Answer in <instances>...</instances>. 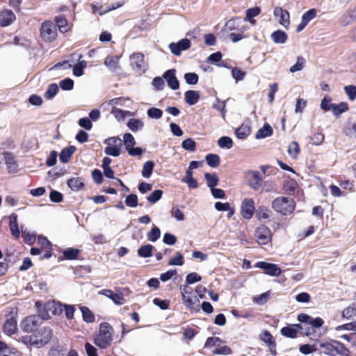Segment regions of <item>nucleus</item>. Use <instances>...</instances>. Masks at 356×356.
<instances>
[{
    "instance_id": "obj_1",
    "label": "nucleus",
    "mask_w": 356,
    "mask_h": 356,
    "mask_svg": "<svg viewBox=\"0 0 356 356\" xmlns=\"http://www.w3.org/2000/svg\"><path fill=\"white\" fill-rule=\"evenodd\" d=\"M52 337V330L49 327L41 325L30 336L23 337L24 343H29L36 348H40L47 344Z\"/></svg>"
},
{
    "instance_id": "obj_2",
    "label": "nucleus",
    "mask_w": 356,
    "mask_h": 356,
    "mask_svg": "<svg viewBox=\"0 0 356 356\" xmlns=\"http://www.w3.org/2000/svg\"><path fill=\"white\" fill-rule=\"evenodd\" d=\"M114 330L113 327L106 322L99 325V334L95 337V343L100 348H106L113 341Z\"/></svg>"
},
{
    "instance_id": "obj_3",
    "label": "nucleus",
    "mask_w": 356,
    "mask_h": 356,
    "mask_svg": "<svg viewBox=\"0 0 356 356\" xmlns=\"http://www.w3.org/2000/svg\"><path fill=\"white\" fill-rule=\"evenodd\" d=\"M271 206L277 213L282 216H287L293 212L296 208V203L292 198L280 196L272 202Z\"/></svg>"
},
{
    "instance_id": "obj_4",
    "label": "nucleus",
    "mask_w": 356,
    "mask_h": 356,
    "mask_svg": "<svg viewBox=\"0 0 356 356\" xmlns=\"http://www.w3.org/2000/svg\"><path fill=\"white\" fill-rule=\"evenodd\" d=\"M49 318V314H42L40 312L39 315L29 316L24 318L20 323V328L25 332L32 334L41 325L42 320Z\"/></svg>"
},
{
    "instance_id": "obj_5",
    "label": "nucleus",
    "mask_w": 356,
    "mask_h": 356,
    "mask_svg": "<svg viewBox=\"0 0 356 356\" xmlns=\"http://www.w3.org/2000/svg\"><path fill=\"white\" fill-rule=\"evenodd\" d=\"M55 307L54 310L52 311L53 314H56L58 312V309L59 312H62L63 310L65 311V316L67 319H72L74 317V313L75 311L74 307L73 305H62L61 303H56L55 302H53L52 303H48L44 306L45 309H51V307Z\"/></svg>"
},
{
    "instance_id": "obj_6",
    "label": "nucleus",
    "mask_w": 356,
    "mask_h": 356,
    "mask_svg": "<svg viewBox=\"0 0 356 356\" xmlns=\"http://www.w3.org/2000/svg\"><path fill=\"white\" fill-rule=\"evenodd\" d=\"M40 33L42 38L48 42L54 40L57 35L56 26L51 22H44L41 26Z\"/></svg>"
},
{
    "instance_id": "obj_7",
    "label": "nucleus",
    "mask_w": 356,
    "mask_h": 356,
    "mask_svg": "<svg viewBox=\"0 0 356 356\" xmlns=\"http://www.w3.org/2000/svg\"><path fill=\"white\" fill-rule=\"evenodd\" d=\"M131 65L138 72H145L147 65L145 62V56L142 53H134L130 56Z\"/></svg>"
},
{
    "instance_id": "obj_8",
    "label": "nucleus",
    "mask_w": 356,
    "mask_h": 356,
    "mask_svg": "<svg viewBox=\"0 0 356 356\" xmlns=\"http://www.w3.org/2000/svg\"><path fill=\"white\" fill-rule=\"evenodd\" d=\"M191 41L188 38L180 40L178 42H171L169 49L172 54L179 56L182 51L187 50L191 47Z\"/></svg>"
},
{
    "instance_id": "obj_9",
    "label": "nucleus",
    "mask_w": 356,
    "mask_h": 356,
    "mask_svg": "<svg viewBox=\"0 0 356 356\" xmlns=\"http://www.w3.org/2000/svg\"><path fill=\"white\" fill-rule=\"evenodd\" d=\"M255 210L254 202L252 198H245L241 204V215L245 219H250Z\"/></svg>"
},
{
    "instance_id": "obj_10",
    "label": "nucleus",
    "mask_w": 356,
    "mask_h": 356,
    "mask_svg": "<svg viewBox=\"0 0 356 356\" xmlns=\"http://www.w3.org/2000/svg\"><path fill=\"white\" fill-rule=\"evenodd\" d=\"M248 186L253 190H258L261 186L262 178L258 171H250L245 175Z\"/></svg>"
},
{
    "instance_id": "obj_11",
    "label": "nucleus",
    "mask_w": 356,
    "mask_h": 356,
    "mask_svg": "<svg viewBox=\"0 0 356 356\" xmlns=\"http://www.w3.org/2000/svg\"><path fill=\"white\" fill-rule=\"evenodd\" d=\"M298 320L305 323V325H311L314 328L320 327L323 324V320L321 318L316 317L313 318L312 316L305 314H300L298 316Z\"/></svg>"
},
{
    "instance_id": "obj_12",
    "label": "nucleus",
    "mask_w": 356,
    "mask_h": 356,
    "mask_svg": "<svg viewBox=\"0 0 356 356\" xmlns=\"http://www.w3.org/2000/svg\"><path fill=\"white\" fill-rule=\"evenodd\" d=\"M254 235L257 239V242L263 245L267 244L271 237L270 229L264 225L258 227L255 231Z\"/></svg>"
},
{
    "instance_id": "obj_13",
    "label": "nucleus",
    "mask_w": 356,
    "mask_h": 356,
    "mask_svg": "<svg viewBox=\"0 0 356 356\" xmlns=\"http://www.w3.org/2000/svg\"><path fill=\"white\" fill-rule=\"evenodd\" d=\"M176 70L175 69H170L165 71L163 75V78L165 79L168 86L172 90H177L179 88V82L176 77Z\"/></svg>"
},
{
    "instance_id": "obj_14",
    "label": "nucleus",
    "mask_w": 356,
    "mask_h": 356,
    "mask_svg": "<svg viewBox=\"0 0 356 356\" xmlns=\"http://www.w3.org/2000/svg\"><path fill=\"white\" fill-rule=\"evenodd\" d=\"M256 266L264 270L265 273L270 276H279L281 274V269L276 264L259 261Z\"/></svg>"
},
{
    "instance_id": "obj_15",
    "label": "nucleus",
    "mask_w": 356,
    "mask_h": 356,
    "mask_svg": "<svg viewBox=\"0 0 356 356\" xmlns=\"http://www.w3.org/2000/svg\"><path fill=\"white\" fill-rule=\"evenodd\" d=\"M259 339L268 346L273 354L276 353L275 340L269 331L263 330L259 334Z\"/></svg>"
},
{
    "instance_id": "obj_16",
    "label": "nucleus",
    "mask_w": 356,
    "mask_h": 356,
    "mask_svg": "<svg viewBox=\"0 0 356 356\" xmlns=\"http://www.w3.org/2000/svg\"><path fill=\"white\" fill-rule=\"evenodd\" d=\"M274 15L280 17L279 22L284 28H288L290 24L289 13L281 7H276L274 9Z\"/></svg>"
},
{
    "instance_id": "obj_17",
    "label": "nucleus",
    "mask_w": 356,
    "mask_h": 356,
    "mask_svg": "<svg viewBox=\"0 0 356 356\" xmlns=\"http://www.w3.org/2000/svg\"><path fill=\"white\" fill-rule=\"evenodd\" d=\"M99 294L104 295L111 299L115 305H124L126 302L121 293H113L111 290L104 289L99 292Z\"/></svg>"
},
{
    "instance_id": "obj_18",
    "label": "nucleus",
    "mask_w": 356,
    "mask_h": 356,
    "mask_svg": "<svg viewBox=\"0 0 356 356\" xmlns=\"http://www.w3.org/2000/svg\"><path fill=\"white\" fill-rule=\"evenodd\" d=\"M15 15L10 10H4L0 13V25L3 27L10 25L15 20Z\"/></svg>"
},
{
    "instance_id": "obj_19",
    "label": "nucleus",
    "mask_w": 356,
    "mask_h": 356,
    "mask_svg": "<svg viewBox=\"0 0 356 356\" xmlns=\"http://www.w3.org/2000/svg\"><path fill=\"white\" fill-rule=\"evenodd\" d=\"M10 222L9 227L10 229L11 234L15 238H19L20 236V232L18 226L17 222V216L15 213H12L10 217Z\"/></svg>"
},
{
    "instance_id": "obj_20",
    "label": "nucleus",
    "mask_w": 356,
    "mask_h": 356,
    "mask_svg": "<svg viewBox=\"0 0 356 356\" xmlns=\"http://www.w3.org/2000/svg\"><path fill=\"white\" fill-rule=\"evenodd\" d=\"M4 160L7 165V168L10 173H15L17 171L18 165L14 159V156L11 153H4Z\"/></svg>"
},
{
    "instance_id": "obj_21",
    "label": "nucleus",
    "mask_w": 356,
    "mask_h": 356,
    "mask_svg": "<svg viewBox=\"0 0 356 356\" xmlns=\"http://www.w3.org/2000/svg\"><path fill=\"white\" fill-rule=\"evenodd\" d=\"M17 330V320L11 317L6 320L3 325V331L6 334L11 335Z\"/></svg>"
},
{
    "instance_id": "obj_22",
    "label": "nucleus",
    "mask_w": 356,
    "mask_h": 356,
    "mask_svg": "<svg viewBox=\"0 0 356 356\" xmlns=\"http://www.w3.org/2000/svg\"><path fill=\"white\" fill-rule=\"evenodd\" d=\"M261 13V8L258 6H255L251 8H248L246 10L245 17H244L245 22H249L252 25L256 24V20L253 17L259 15Z\"/></svg>"
},
{
    "instance_id": "obj_23",
    "label": "nucleus",
    "mask_w": 356,
    "mask_h": 356,
    "mask_svg": "<svg viewBox=\"0 0 356 356\" xmlns=\"http://www.w3.org/2000/svg\"><path fill=\"white\" fill-rule=\"evenodd\" d=\"M75 150L76 147L73 145H70L62 149L59 155L60 161L63 163H67Z\"/></svg>"
},
{
    "instance_id": "obj_24",
    "label": "nucleus",
    "mask_w": 356,
    "mask_h": 356,
    "mask_svg": "<svg viewBox=\"0 0 356 356\" xmlns=\"http://www.w3.org/2000/svg\"><path fill=\"white\" fill-rule=\"evenodd\" d=\"M184 99L188 104L195 105L200 99V93L196 90H187L184 94Z\"/></svg>"
},
{
    "instance_id": "obj_25",
    "label": "nucleus",
    "mask_w": 356,
    "mask_h": 356,
    "mask_svg": "<svg viewBox=\"0 0 356 356\" xmlns=\"http://www.w3.org/2000/svg\"><path fill=\"white\" fill-rule=\"evenodd\" d=\"M270 37L272 40L276 44H284L288 39L287 34L281 30L273 32Z\"/></svg>"
},
{
    "instance_id": "obj_26",
    "label": "nucleus",
    "mask_w": 356,
    "mask_h": 356,
    "mask_svg": "<svg viewBox=\"0 0 356 356\" xmlns=\"http://www.w3.org/2000/svg\"><path fill=\"white\" fill-rule=\"evenodd\" d=\"M67 186L74 191H79L84 186L83 179L81 177H73L67 181Z\"/></svg>"
},
{
    "instance_id": "obj_27",
    "label": "nucleus",
    "mask_w": 356,
    "mask_h": 356,
    "mask_svg": "<svg viewBox=\"0 0 356 356\" xmlns=\"http://www.w3.org/2000/svg\"><path fill=\"white\" fill-rule=\"evenodd\" d=\"M128 128L133 132H136L138 131L142 130L144 127V122L137 118H131L127 122Z\"/></svg>"
},
{
    "instance_id": "obj_28",
    "label": "nucleus",
    "mask_w": 356,
    "mask_h": 356,
    "mask_svg": "<svg viewBox=\"0 0 356 356\" xmlns=\"http://www.w3.org/2000/svg\"><path fill=\"white\" fill-rule=\"evenodd\" d=\"M273 131L270 125L268 123H265L264 125L257 131L255 137L257 139L265 138L270 136L273 134Z\"/></svg>"
},
{
    "instance_id": "obj_29",
    "label": "nucleus",
    "mask_w": 356,
    "mask_h": 356,
    "mask_svg": "<svg viewBox=\"0 0 356 356\" xmlns=\"http://www.w3.org/2000/svg\"><path fill=\"white\" fill-rule=\"evenodd\" d=\"M204 178L207 181V185L210 188V190L211 188H215L218 185L219 181L218 177L216 173H205Z\"/></svg>"
},
{
    "instance_id": "obj_30",
    "label": "nucleus",
    "mask_w": 356,
    "mask_h": 356,
    "mask_svg": "<svg viewBox=\"0 0 356 356\" xmlns=\"http://www.w3.org/2000/svg\"><path fill=\"white\" fill-rule=\"evenodd\" d=\"M348 105L346 102H341L338 104H334L332 111L335 117H339L341 114L348 111Z\"/></svg>"
},
{
    "instance_id": "obj_31",
    "label": "nucleus",
    "mask_w": 356,
    "mask_h": 356,
    "mask_svg": "<svg viewBox=\"0 0 356 356\" xmlns=\"http://www.w3.org/2000/svg\"><path fill=\"white\" fill-rule=\"evenodd\" d=\"M191 294L192 293L181 296L184 304L191 309L193 308L196 302H199L198 298Z\"/></svg>"
},
{
    "instance_id": "obj_32",
    "label": "nucleus",
    "mask_w": 356,
    "mask_h": 356,
    "mask_svg": "<svg viewBox=\"0 0 356 356\" xmlns=\"http://www.w3.org/2000/svg\"><path fill=\"white\" fill-rule=\"evenodd\" d=\"M154 246L150 244L142 245L138 250V254L140 257L147 258L152 256Z\"/></svg>"
},
{
    "instance_id": "obj_33",
    "label": "nucleus",
    "mask_w": 356,
    "mask_h": 356,
    "mask_svg": "<svg viewBox=\"0 0 356 356\" xmlns=\"http://www.w3.org/2000/svg\"><path fill=\"white\" fill-rule=\"evenodd\" d=\"M154 163L152 161H146L143 166L142 176L144 178H149L152 174Z\"/></svg>"
},
{
    "instance_id": "obj_34",
    "label": "nucleus",
    "mask_w": 356,
    "mask_h": 356,
    "mask_svg": "<svg viewBox=\"0 0 356 356\" xmlns=\"http://www.w3.org/2000/svg\"><path fill=\"white\" fill-rule=\"evenodd\" d=\"M83 319L86 323H92L95 321V316L93 313L85 306L80 307Z\"/></svg>"
},
{
    "instance_id": "obj_35",
    "label": "nucleus",
    "mask_w": 356,
    "mask_h": 356,
    "mask_svg": "<svg viewBox=\"0 0 356 356\" xmlns=\"http://www.w3.org/2000/svg\"><path fill=\"white\" fill-rule=\"evenodd\" d=\"M281 334L288 338L295 339L297 337L298 330L292 326L284 327L280 330Z\"/></svg>"
},
{
    "instance_id": "obj_36",
    "label": "nucleus",
    "mask_w": 356,
    "mask_h": 356,
    "mask_svg": "<svg viewBox=\"0 0 356 356\" xmlns=\"http://www.w3.org/2000/svg\"><path fill=\"white\" fill-rule=\"evenodd\" d=\"M250 134V129L248 126L242 124L236 129L235 134L239 139H244Z\"/></svg>"
},
{
    "instance_id": "obj_37",
    "label": "nucleus",
    "mask_w": 356,
    "mask_h": 356,
    "mask_svg": "<svg viewBox=\"0 0 356 356\" xmlns=\"http://www.w3.org/2000/svg\"><path fill=\"white\" fill-rule=\"evenodd\" d=\"M207 164L212 168H216L220 165V157L215 154H209L205 157Z\"/></svg>"
},
{
    "instance_id": "obj_38",
    "label": "nucleus",
    "mask_w": 356,
    "mask_h": 356,
    "mask_svg": "<svg viewBox=\"0 0 356 356\" xmlns=\"http://www.w3.org/2000/svg\"><path fill=\"white\" fill-rule=\"evenodd\" d=\"M87 67L86 60H79L73 67V74L76 76H81L83 74V69Z\"/></svg>"
},
{
    "instance_id": "obj_39",
    "label": "nucleus",
    "mask_w": 356,
    "mask_h": 356,
    "mask_svg": "<svg viewBox=\"0 0 356 356\" xmlns=\"http://www.w3.org/2000/svg\"><path fill=\"white\" fill-rule=\"evenodd\" d=\"M56 22L60 32L65 33L68 31L67 22L64 16L56 17Z\"/></svg>"
},
{
    "instance_id": "obj_40",
    "label": "nucleus",
    "mask_w": 356,
    "mask_h": 356,
    "mask_svg": "<svg viewBox=\"0 0 356 356\" xmlns=\"http://www.w3.org/2000/svg\"><path fill=\"white\" fill-rule=\"evenodd\" d=\"M305 59L302 56H298L296 63L290 67V72L294 73L302 70L305 67Z\"/></svg>"
},
{
    "instance_id": "obj_41",
    "label": "nucleus",
    "mask_w": 356,
    "mask_h": 356,
    "mask_svg": "<svg viewBox=\"0 0 356 356\" xmlns=\"http://www.w3.org/2000/svg\"><path fill=\"white\" fill-rule=\"evenodd\" d=\"M147 115L152 119H160L163 115V111L156 107H151L147 111Z\"/></svg>"
},
{
    "instance_id": "obj_42",
    "label": "nucleus",
    "mask_w": 356,
    "mask_h": 356,
    "mask_svg": "<svg viewBox=\"0 0 356 356\" xmlns=\"http://www.w3.org/2000/svg\"><path fill=\"white\" fill-rule=\"evenodd\" d=\"M161 236V231L159 227L154 226L151 231L147 234V239L152 242L156 241Z\"/></svg>"
},
{
    "instance_id": "obj_43",
    "label": "nucleus",
    "mask_w": 356,
    "mask_h": 356,
    "mask_svg": "<svg viewBox=\"0 0 356 356\" xmlns=\"http://www.w3.org/2000/svg\"><path fill=\"white\" fill-rule=\"evenodd\" d=\"M288 153L292 158H296L300 153L299 144L296 141L291 142L288 147Z\"/></svg>"
},
{
    "instance_id": "obj_44",
    "label": "nucleus",
    "mask_w": 356,
    "mask_h": 356,
    "mask_svg": "<svg viewBox=\"0 0 356 356\" xmlns=\"http://www.w3.org/2000/svg\"><path fill=\"white\" fill-rule=\"evenodd\" d=\"M218 145L221 148L230 149L233 145V141L228 136H222L218 139Z\"/></svg>"
},
{
    "instance_id": "obj_45",
    "label": "nucleus",
    "mask_w": 356,
    "mask_h": 356,
    "mask_svg": "<svg viewBox=\"0 0 356 356\" xmlns=\"http://www.w3.org/2000/svg\"><path fill=\"white\" fill-rule=\"evenodd\" d=\"M58 91V87L56 83H51L48 86L47 91L44 93V97L47 99H52Z\"/></svg>"
},
{
    "instance_id": "obj_46",
    "label": "nucleus",
    "mask_w": 356,
    "mask_h": 356,
    "mask_svg": "<svg viewBox=\"0 0 356 356\" xmlns=\"http://www.w3.org/2000/svg\"><path fill=\"white\" fill-rule=\"evenodd\" d=\"M316 14H317V11L316 9H314V8L309 9V10H307L306 13H305L302 15L301 19L308 24V23L311 20H312L314 18L316 17Z\"/></svg>"
},
{
    "instance_id": "obj_47",
    "label": "nucleus",
    "mask_w": 356,
    "mask_h": 356,
    "mask_svg": "<svg viewBox=\"0 0 356 356\" xmlns=\"http://www.w3.org/2000/svg\"><path fill=\"white\" fill-rule=\"evenodd\" d=\"M184 263V257L183 255L177 252L176 253V257H172L170 259V261H168V265L169 266H182Z\"/></svg>"
},
{
    "instance_id": "obj_48",
    "label": "nucleus",
    "mask_w": 356,
    "mask_h": 356,
    "mask_svg": "<svg viewBox=\"0 0 356 356\" xmlns=\"http://www.w3.org/2000/svg\"><path fill=\"white\" fill-rule=\"evenodd\" d=\"M162 195L163 191L161 190H155L148 197H147V200L150 203L154 204L161 198Z\"/></svg>"
},
{
    "instance_id": "obj_49",
    "label": "nucleus",
    "mask_w": 356,
    "mask_h": 356,
    "mask_svg": "<svg viewBox=\"0 0 356 356\" xmlns=\"http://www.w3.org/2000/svg\"><path fill=\"white\" fill-rule=\"evenodd\" d=\"M344 91L348 99L350 101H354L356 99V86L353 85H349L344 87Z\"/></svg>"
},
{
    "instance_id": "obj_50",
    "label": "nucleus",
    "mask_w": 356,
    "mask_h": 356,
    "mask_svg": "<svg viewBox=\"0 0 356 356\" xmlns=\"http://www.w3.org/2000/svg\"><path fill=\"white\" fill-rule=\"evenodd\" d=\"M181 146L186 150L194 152L195 150L196 143L192 138H187L182 142Z\"/></svg>"
},
{
    "instance_id": "obj_51",
    "label": "nucleus",
    "mask_w": 356,
    "mask_h": 356,
    "mask_svg": "<svg viewBox=\"0 0 356 356\" xmlns=\"http://www.w3.org/2000/svg\"><path fill=\"white\" fill-rule=\"evenodd\" d=\"M104 65L113 71H115L119 67L118 60H115L113 56H107L104 60Z\"/></svg>"
},
{
    "instance_id": "obj_52",
    "label": "nucleus",
    "mask_w": 356,
    "mask_h": 356,
    "mask_svg": "<svg viewBox=\"0 0 356 356\" xmlns=\"http://www.w3.org/2000/svg\"><path fill=\"white\" fill-rule=\"evenodd\" d=\"M334 104L331 102V98L326 96L325 97L321 102V108L324 111H329L332 110V106Z\"/></svg>"
},
{
    "instance_id": "obj_53",
    "label": "nucleus",
    "mask_w": 356,
    "mask_h": 356,
    "mask_svg": "<svg viewBox=\"0 0 356 356\" xmlns=\"http://www.w3.org/2000/svg\"><path fill=\"white\" fill-rule=\"evenodd\" d=\"M123 139L124 144L127 150L129 149V148L132 147L136 143L134 136L129 133L125 134L124 135Z\"/></svg>"
},
{
    "instance_id": "obj_54",
    "label": "nucleus",
    "mask_w": 356,
    "mask_h": 356,
    "mask_svg": "<svg viewBox=\"0 0 356 356\" xmlns=\"http://www.w3.org/2000/svg\"><path fill=\"white\" fill-rule=\"evenodd\" d=\"M198 75L194 72H188L184 74L186 82L190 85H195L198 81Z\"/></svg>"
},
{
    "instance_id": "obj_55",
    "label": "nucleus",
    "mask_w": 356,
    "mask_h": 356,
    "mask_svg": "<svg viewBox=\"0 0 356 356\" xmlns=\"http://www.w3.org/2000/svg\"><path fill=\"white\" fill-rule=\"evenodd\" d=\"M125 204L129 207H136L138 206V197L135 194H130L126 197Z\"/></svg>"
},
{
    "instance_id": "obj_56",
    "label": "nucleus",
    "mask_w": 356,
    "mask_h": 356,
    "mask_svg": "<svg viewBox=\"0 0 356 356\" xmlns=\"http://www.w3.org/2000/svg\"><path fill=\"white\" fill-rule=\"evenodd\" d=\"M202 280V277L197 273H191L186 275V282L187 284H192L195 282H200Z\"/></svg>"
},
{
    "instance_id": "obj_57",
    "label": "nucleus",
    "mask_w": 356,
    "mask_h": 356,
    "mask_svg": "<svg viewBox=\"0 0 356 356\" xmlns=\"http://www.w3.org/2000/svg\"><path fill=\"white\" fill-rule=\"evenodd\" d=\"M105 144L108 146H113L115 147H120L122 145V140L118 137H111L105 140Z\"/></svg>"
},
{
    "instance_id": "obj_58",
    "label": "nucleus",
    "mask_w": 356,
    "mask_h": 356,
    "mask_svg": "<svg viewBox=\"0 0 356 356\" xmlns=\"http://www.w3.org/2000/svg\"><path fill=\"white\" fill-rule=\"evenodd\" d=\"M297 187L298 184L293 179L286 181L283 185V189L285 191L294 192L296 191Z\"/></svg>"
},
{
    "instance_id": "obj_59",
    "label": "nucleus",
    "mask_w": 356,
    "mask_h": 356,
    "mask_svg": "<svg viewBox=\"0 0 356 356\" xmlns=\"http://www.w3.org/2000/svg\"><path fill=\"white\" fill-rule=\"evenodd\" d=\"M238 22H240V19H229L227 21L225 25V30L227 31H232L235 29H237L238 26Z\"/></svg>"
},
{
    "instance_id": "obj_60",
    "label": "nucleus",
    "mask_w": 356,
    "mask_h": 356,
    "mask_svg": "<svg viewBox=\"0 0 356 356\" xmlns=\"http://www.w3.org/2000/svg\"><path fill=\"white\" fill-rule=\"evenodd\" d=\"M60 87L63 90H70L73 89L74 81L70 78L65 79L60 82Z\"/></svg>"
},
{
    "instance_id": "obj_61",
    "label": "nucleus",
    "mask_w": 356,
    "mask_h": 356,
    "mask_svg": "<svg viewBox=\"0 0 356 356\" xmlns=\"http://www.w3.org/2000/svg\"><path fill=\"white\" fill-rule=\"evenodd\" d=\"M50 200L55 203H59L63 201V194L57 191L52 190L49 194Z\"/></svg>"
},
{
    "instance_id": "obj_62",
    "label": "nucleus",
    "mask_w": 356,
    "mask_h": 356,
    "mask_svg": "<svg viewBox=\"0 0 356 356\" xmlns=\"http://www.w3.org/2000/svg\"><path fill=\"white\" fill-rule=\"evenodd\" d=\"M232 75L233 78L236 80V81L237 82L238 81H242L244 79V77L245 76V72L242 71L240 69L235 67V68H233L232 70Z\"/></svg>"
},
{
    "instance_id": "obj_63",
    "label": "nucleus",
    "mask_w": 356,
    "mask_h": 356,
    "mask_svg": "<svg viewBox=\"0 0 356 356\" xmlns=\"http://www.w3.org/2000/svg\"><path fill=\"white\" fill-rule=\"evenodd\" d=\"M104 152L107 155L116 157L120 154V148L107 145L104 149Z\"/></svg>"
},
{
    "instance_id": "obj_64",
    "label": "nucleus",
    "mask_w": 356,
    "mask_h": 356,
    "mask_svg": "<svg viewBox=\"0 0 356 356\" xmlns=\"http://www.w3.org/2000/svg\"><path fill=\"white\" fill-rule=\"evenodd\" d=\"M356 316V309L353 307H348L342 311V317L349 319Z\"/></svg>"
}]
</instances>
